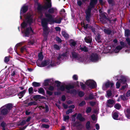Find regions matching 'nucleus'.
<instances>
[{
	"mask_svg": "<svg viewBox=\"0 0 130 130\" xmlns=\"http://www.w3.org/2000/svg\"><path fill=\"white\" fill-rule=\"evenodd\" d=\"M26 92V90H24L23 91L20 92L18 94V96L20 99L21 98L23 97Z\"/></svg>",
	"mask_w": 130,
	"mask_h": 130,
	"instance_id": "nucleus-25",
	"label": "nucleus"
},
{
	"mask_svg": "<svg viewBox=\"0 0 130 130\" xmlns=\"http://www.w3.org/2000/svg\"><path fill=\"white\" fill-rule=\"evenodd\" d=\"M46 18H44L41 20V24L43 27V33L46 35L48 33L47 24L48 23L50 24L55 22L57 23H60L62 19L59 18L58 19H54L55 15L54 14L46 13L45 14Z\"/></svg>",
	"mask_w": 130,
	"mask_h": 130,
	"instance_id": "nucleus-2",
	"label": "nucleus"
},
{
	"mask_svg": "<svg viewBox=\"0 0 130 130\" xmlns=\"http://www.w3.org/2000/svg\"><path fill=\"white\" fill-rule=\"evenodd\" d=\"M113 85V83L112 82H107L103 84L102 88L104 90H106L107 88L109 87L110 86L111 87H112Z\"/></svg>",
	"mask_w": 130,
	"mask_h": 130,
	"instance_id": "nucleus-14",
	"label": "nucleus"
},
{
	"mask_svg": "<svg viewBox=\"0 0 130 130\" xmlns=\"http://www.w3.org/2000/svg\"><path fill=\"white\" fill-rule=\"evenodd\" d=\"M54 47L55 49L57 50H59L60 48V46L56 44L54 45Z\"/></svg>",
	"mask_w": 130,
	"mask_h": 130,
	"instance_id": "nucleus-46",
	"label": "nucleus"
},
{
	"mask_svg": "<svg viewBox=\"0 0 130 130\" xmlns=\"http://www.w3.org/2000/svg\"><path fill=\"white\" fill-rule=\"evenodd\" d=\"M48 13L47 12H46L45 14H45L46 13H47L51 14H53L54 13H57V10L56 8H52L49 9L48 11Z\"/></svg>",
	"mask_w": 130,
	"mask_h": 130,
	"instance_id": "nucleus-18",
	"label": "nucleus"
},
{
	"mask_svg": "<svg viewBox=\"0 0 130 130\" xmlns=\"http://www.w3.org/2000/svg\"><path fill=\"white\" fill-rule=\"evenodd\" d=\"M29 92L30 94L33 93V89L32 87H30L28 89Z\"/></svg>",
	"mask_w": 130,
	"mask_h": 130,
	"instance_id": "nucleus-50",
	"label": "nucleus"
},
{
	"mask_svg": "<svg viewBox=\"0 0 130 130\" xmlns=\"http://www.w3.org/2000/svg\"><path fill=\"white\" fill-rule=\"evenodd\" d=\"M72 55L73 59H74L75 60H77L79 62H87L88 61L87 59H86L85 57H80L74 52L72 53Z\"/></svg>",
	"mask_w": 130,
	"mask_h": 130,
	"instance_id": "nucleus-6",
	"label": "nucleus"
},
{
	"mask_svg": "<svg viewBox=\"0 0 130 130\" xmlns=\"http://www.w3.org/2000/svg\"><path fill=\"white\" fill-rule=\"evenodd\" d=\"M81 25L83 26L84 27V28L85 29L87 28L88 26V24H87L86 25H85L84 22L81 23Z\"/></svg>",
	"mask_w": 130,
	"mask_h": 130,
	"instance_id": "nucleus-49",
	"label": "nucleus"
},
{
	"mask_svg": "<svg viewBox=\"0 0 130 130\" xmlns=\"http://www.w3.org/2000/svg\"><path fill=\"white\" fill-rule=\"evenodd\" d=\"M125 113L127 118L130 119V109L128 108L125 109Z\"/></svg>",
	"mask_w": 130,
	"mask_h": 130,
	"instance_id": "nucleus-19",
	"label": "nucleus"
},
{
	"mask_svg": "<svg viewBox=\"0 0 130 130\" xmlns=\"http://www.w3.org/2000/svg\"><path fill=\"white\" fill-rule=\"evenodd\" d=\"M85 101H83L79 104V105L80 106H82L85 105Z\"/></svg>",
	"mask_w": 130,
	"mask_h": 130,
	"instance_id": "nucleus-51",
	"label": "nucleus"
},
{
	"mask_svg": "<svg viewBox=\"0 0 130 130\" xmlns=\"http://www.w3.org/2000/svg\"><path fill=\"white\" fill-rule=\"evenodd\" d=\"M68 57L69 55L67 53H66L62 54H59L56 60L58 61L57 62V64H59L60 61L68 58Z\"/></svg>",
	"mask_w": 130,
	"mask_h": 130,
	"instance_id": "nucleus-8",
	"label": "nucleus"
},
{
	"mask_svg": "<svg viewBox=\"0 0 130 130\" xmlns=\"http://www.w3.org/2000/svg\"><path fill=\"white\" fill-rule=\"evenodd\" d=\"M37 11L41 15L45 10H46L48 8H50L51 7V0H45L44 6L38 4H37Z\"/></svg>",
	"mask_w": 130,
	"mask_h": 130,
	"instance_id": "nucleus-3",
	"label": "nucleus"
},
{
	"mask_svg": "<svg viewBox=\"0 0 130 130\" xmlns=\"http://www.w3.org/2000/svg\"><path fill=\"white\" fill-rule=\"evenodd\" d=\"M77 3L79 6H80L82 4V2L81 1H79L77 2Z\"/></svg>",
	"mask_w": 130,
	"mask_h": 130,
	"instance_id": "nucleus-64",
	"label": "nucleus"
},
{
	"mask_svg": "<svg viewBox=\"0 0 130 130\" xmlns=\"http://www.w3.org/2000/svg\"><path fill=\"white\" fill-rule=\"evenodd\" d=\"M37 104L34 101H33L29 103L28 104V106H31L32 105H36Z\"/></svg>",
	"mask_w": 130,
	"mask_h": 130,
	"instance_id": "nucleus-42",
	"label": "nucleus"
},
{
	"mask_svg": "<svg viewBox=\"0 0 130 130\" xmlns=\"http://www.w3.org/2000/svg\"><path fill=\"white\" fill-rule=\"evenodd\" d=\"M35 43V41L34 40H32L28 42V44H31V45H32L33 44H34Z\"/></svg>",
	"mask_w": 130,
	"mask_h": 130,
	"instance_id": "nucleus-61",
	"label": "nucleus"
},
{
	"mask_svg": "<svg viewBox=\"0 0 130 130\" xmlns=\"http://www.w3.org/2000/svg\"><path fill=\"white\" fill-rule=\"evenodd\" d=\"M22 43H23L21 42V43H20L17 44L15 46V47L14 48L15 50L17 49V47H18V46H20V45H21L22 44Z\"/></svg>",
	"mask_w": 130,
	"mask_h": 130,
	"instance_id": "nucleus-48",
	"label": "nucleus"
},
{
	"mask_svg": "<svg viewBox=\"0 0 130 130\" xmlns=\"http://www.w3.org/2000/svg\"><path fill=\"white\" fill-rule=\"evenodd\" d=\"M85 84L91 89L95 88L96 87V82L92 80H88L87 81Z\"/></svg>",
	"mask_w": 130,
	"mask_h": 130,
	"instance_id": "nucleus-9",
	"label": "nucleus"
},
{
	"mask_svg": "<svg viewBox=\"0 0 130 130\" xmlns=\"http://www.w3.org/2000/svg\"><path fill=\"white\" fill-rule=\"evenodd\" d=\"M38 56L39 59L37 60V62H39V60H41L43 58V56L42 54V53L41 52H40L38 54Z\"/></svg>",
	"mask_w": 130,
	"mask_h": 130,
	"instance_id": "nucleus-24",
	"label": "nucleus"
},
{
	"mask_svg": "<svg viewBox=\"0 0 130 130\" xmlns=\"http://www.w3.org/2000/svg\"><path fill=\"white\" fill-rule=\"evenodd\" d=\"M32 85L35 87H37L39 86H40V83H37L36 82H34L32 83Z\"/></svg>",
	"mask_w": 130,
	"mask_h": 130,
	"instance_id": "nucleus-37",
	"label": "nucleus"
},
{
	"mask_svg": "<svg viewBox=\"0 0 130 130\" xmlns=\"http://www.w3.org/2000/svg\"><path fill=\"white\" fill-rule=\"evenodd\" d=\"M27 50L25 46H24L22 47L21 49V53H23L24 52L26 51Z\"/></svg>",
	"mask_w": 130,
	"mask_h": 130,
	"instance_id": "nucleus-41",
	"label": "nucleus"
},
{
	"mask_svg": "<svg viewBox=\"0 0 130 130\" xmlns=\"http://www.w3.org/2000/svg\"><path fill=\"white\" fill-rule=\"evenodd\" d=\"M91 117L93 120L95 121L96 119V118L95 116L94 115H92L91 116Z\"/></svg>",
	"mask_w": 130,
	"mask_h": 130,
	"instance_id": "nucleus-60",
	"label": "nucleus"
},
{
	"mask_svg": "<svg viewBox=\"0 0 130 130\" xmlns=\"http://www.w3.org/2000/svg\"><path fill=\"white\" fill-rule=\"evenodd\" d=\"M94 99V95L92 94H90L88 97H86L85 99L86 100H92Z\"/></svg>",
	"mask_w": 130,
	"mask_h": 130,
	"instance_id": "nucleus-26",
	"label": "nucleus"
},
{
	"mask_svg": "<svg viewBox=\"0 0 130 130\" xmlns=\"http://www.w3.org/2000/svg\"><path fill=\"white\" fill-rule=\"evenodd\" d=\"M100 57L96 54L93 53L90 55L89 58V59L91 61L96 62L99 60Z\"/></svg>",
	"mask_w": 130,
	"mask_h": 130,
	"instance_id": "nucleus-11",
	"label": "nucleus"
},
{
	"mask_svg": "<svg viewBox=\"0 0 130 130\" xmlns=\"http://www.w3.org/2000/svg\"><path fill=\"white\" fill-rule=\"evenodd\" d=\"M70 44L72 46L74 47L75 46L76 43L75 41L73 40H71L70 41Z\"/></svg>",
	"mask_w": 130,
	"mask_h": 130,
	"instance_id": "nucleus-35",
	"label": "nucleus"
},
{
	"mask_svg": "<svg viewBox=\"0 0 130 130\" xmlns=\"http://www.w3.org/2000/svg\"><path fill=\"white\" fill-rule=\"evenodd\" d=\"M85 84L91 89L95 88L96 87V82L92 80H88L87 81Z\"/></svg>",
	"mask_w": 130,
	"mask_h": 130,
	"instance_id": "nucleus-10",
	"label": "nucleus"
},
{
	"mask_svg": "<svg viewBox=\"0 0 130 130\" xmlns=\"http://www.w3.org/2000/svg\"><path fill=\"white\" fill-rule=\"evenodd\" d=\"M76 118L81 121H84L85 119L82 116V115L80 113L78 114Z\"/></svg>",
	"mask_w": 130,
	"mask_h": 130,
	"instance_id": "nucleus-22",
	"label": "nucleus"
},
{
	"mask_svg": "<svg viewBox=\"0 0 130 130\" xmlns=\"http://www.w3.org/2000/svg\"><path fill=\"white\" fill-rule=\"evenodd\" d=\"M85 40L86 42L90 43L92 41V39L90 37H86L85 38Z\"/></svg>",
	"mask_w": 130,
	"mask_h": 130,
	"instance_id": "nucleus-27",
	"label": "nucleus"
},
{
	"mask_svg": "<svg viewBox=\"0 0 130 130\" xmlns=\"http://www.w3.org/2000/svg\"><path fill=\"white\" fill-rule=\"evenodd\" d=\"M97 3V0H91L90 3V6L86 11L85 12L86 14V19L88 22L89 21L90 18L91 17L90 13L91 9L92 8L94 7Z\"/></svg>",
	"mask_w": 130,
	"mask_h": 130,
	"instance_id": "nucleus-4",
	"label": "nucleus"
},
{
	"mask_svg": "<svg viewBox=\"0 0 130 130\" xmlns=\"http://www.w3.org/2000/svg\"><path fill=\"white\" fill-rule=\"evenodd\" d=\"M120 78L119 81L117 82L116 84V87L117 88H119L120 85L121 84L119 82L123 84H124L126 81V77L123 76H121L120 77Z\"/></svg>",
	"mask_w": 130,
	"mask_h": 130,
	"instance_id": "nucleus-12",
	"label": "nucleus"
},
{
	"mask_svg": "<svg viewBox=\"0 0 130 130\" xmlns=\"http://www.w3.org/2000/svg\"><path fill=\"white\" fill-rule=\"evenodd\" d=\"M73 111L72 109H70L66 112V114L68 115L70 113H72Z\"/></svg>",
	"mask_w": 130,
	"mask_h": 130,
	"instance_id": "nucleus-45",
	"label": "nucleus"
},
{
	"mask_svg": "<svg viewBox=\"0 0 130 130\" xmlns=\"http://www.w3.org/2000/svg\"><path fill=\"white\" fill-rule=\"evenodd\" d=\"M107 97H112V94L110 90H108L106 92V95Z\"/></svg>",
	"mask_w": 130,
	"mask_h": 130,
	"instance_id": "nucleus-28",
	"label": "nucleus"
},
{
	"mask_svg": "<svg viewBox=\"0 0 130 130\" xmlns=\"http://www.w3.org/2000/svg\"><path fill=\"white\" fill-rule=\"evenodd\" d=\"M78 50L81 51H84L85 52H87L88 51V49L85 46H81L80 45L78 48Z\"/></svg>",
	"mask_w": 130,
	"mask_h": 130,
	"instance_id": "nucleus-20",
	"label": "nucleus"
},
{
	"mask_svg": "<svg viewBox=\"0 0 130 130\" xmlns=\"http://www.w3.org/2000/svg\"><path fill=\"white\" fill-rule=\"evenodd\" d=\"M84 94V93L82 91H80L79 92V95L80 97L83 96Z\"/></svg>",
	"mask_w": 130,
	"mask_h": 130,
	"instance_id": "nucleus-53",
	"label": "nucleus"
},
{
	"mask_svg": "<svg viewBox=\"0 0 130 130\" xmlns=\"http://www.w3.org/2000/svg\"><path fill=\"white\" fill-rule=\"evenodd\" d=\"M77 115V113H76L75 114L72 115V121H75L76 118L75 117Z\"/></svg>",
	"mask_w": 130,
	"mask_h": 130,
	"instance_id": "nucleus-43",
	"label": "nucleus"
},
{
	"mask_svg": "<svg viewBox=\"0 0 130 130\" xmlns=\"http://www.w3.org/2000/svg\"><path fill=\"white\" fill-rule=\"evenodd\" d=\"M74 88L73 86L71 85H68L65 86L64 85H62L60 87V89L61 91H64L65 89L67 90V92L68 93H73L74 94H75L76 93V91L74 89L70 90L71 89H72Z\"/></svg>",
	"mask_w": 130,
	"mask_h": 130,
	"instance_id": "nucleus-5",
	"label": "nucleus"
},
{
	"mask_svg": "<svg viewBox=\"0 0 130 130\" xmlns=\"http://www.w3.org/2000/svg\"><path fill=\"white\" fill-rule=\"evenodd\" d=\"M38 92L40 93L41 94H44V89L41 88H40L38 89Z\"/></svg>",
	"mask_w": 130,
	"mask_h": 130,
	"instance_id": "nucleus-33",
	"label": "nucleus"
},
{
	"mask_svg": "<svg viewBox=\"0 0 130 130\" xmlns=\"http://www.w3.org/2000/svg\"><path fill=\"white\" fill-rule=\"evenodd\" d=\"M120 44L121 46H118L115 48V53H117L122 48L126 46V45L123 42H120Z\"/></svg>",
	"mask_w": 130,
	"mask_h": 130,
	"instance_id": "nucleus-13",
	"label": "nucleus"
},
{
	"mask_svg": "<svg viewBox=\"0 0 130 130\" xmlns=\"http://www.w3.org/2000/svg\"><path fill=\"white\" fill-rule=\"evenodd\" d=\"M126 42L127 44L130 46V38H127L126 39Z\"/></svg>",
	"mask_w": 130,
	"mask_h": 130,
	"instance_id": "nucleus-44",
	"label": "nucleus"
},
{
	"mask_svg": "<svg viewBox=\"0 0 130 130\" xmlns=\"http://www.w3.org/2000/svg\"><path fill=\"white\" fill-rule=\"evenodd\" d=\"M91 111V108L90 107H88L86 110V112L87 113H89Z\"/></svg>",
	"mask_w": 130,
	"mask_h": 130,
	"instance_id": "nucleus-52",
	"label": "nucleus"
},
{
	"mask_svg": "<svg viewBox=\"0 0 130 130\" xmlns=\"http://www.w3.org/2000/svg\"><path fill=\"white\" fill-rule=\"evenodd\" d=\"M95 127L96 129L97 130H98L100 128V126H99V125L98 124H96L95 125Z\"/></svg>",
	"mask_w": 130,
	"mask_h": 130,
	"instance_id": "nucleus-62",
	"label": "nucleus"
},
{
	"mask_svg": "<svg viewBox=\"0 0 130 130\" xmlns=\"http://www.w3.org/2000/svg\"><path fill=\"white\" fill-rule=\"evenodd\" d=\"M130 96V90H128L127 92L126 95L124 94L120 96V98L122 100H126L128 99V98Z\"/></svg>",
	"mask_w": 130,
	"mask_h": 130,
	"instance_id": "nucleus-16",
	"label": "nucleus"
},
{
	"mask_svg": "<svg viewBox=\"0 0 130 130\" xmlns=\"http://www.w3.org/2000/svg\"><path fill=\"white\" fill-rule=\"evenodd\" d=\"M56 30L57 31H59L60 30V28L59 27H56L55 28Z\"/></svg>",
	"mask_w": 130,
	"mask_h": 130,
	"instance_id": "nucleus-63",
	"label": "nucleus"
},
{
	"mask_svg": "<svg viewBox=\"0 0 130 130\" xmlns=\"http://www.w3.org/2000/svg\"><path fill=\"white\" fill-rule=\"evenodd\" d=\"M51 80H52L50 79H47L45 80L43 83V85L45 86L48 85L49 83H50V82H51Z\"/></svg>",
	"mask_w": 130,
	"mask_h": 130,
	"instance_id": "nucleus-30",
	"label": "nucleus"
},
{
	"mask_svg": "<svg viewBox=\"0 0 130 130\" xmlns=\"http://www.w3.org/2000/svg\"><path fill=\"white\" fill-rule=\"evenodd\" d=\"M89 103L91 106H93L95 104V102L93 101H91L89 102Z\"/></svg>",
	"mask_w": 130,
	"mask_h": 130,
	"instance_id": "nucleus-54",
	"label": "nucleus"
},
{
	"mask_svg": "<svg viewBox=\"0 0 130 130\" xmlns=\"http://www.w3.org/2000/svg\"><path fill=\"white\" fill-rule=\"evenodd\" d=\"M9 61V58L8 57H6L5 58V62H7Z\"/></svg>",
	"mask_w": 130,
	"mask_h": 130,
	"instance_id": "nucleus-58",
	"label": "nucleus"
},
{
	"mask_svg": "<svg viewBox=\"0 0 130 130\" xmlns=\"http://www.w3.org/2000/svg\"><path fill=\"white\" fill-rule=\"evenodd\" d=\"M62 36L65 38H68V35L65 31H62Z\"/></svg>",
	"mask_w": 130,
	"mask_h": 130,
	"instance_id": "nucleus-31",
	"label": "nucleus"
},
{
	"mask_svg": "<svg viewBox=\"0 0 130 130\" xmlns=\"http://www.w3.org/2000/svg\"><path fill=\"white\" fill-rule=\"evenodd\" d=\"M80 85L81 86V87L83 89H84L85 88V86L84 84H83L82 83H80Z\"/></svg>",
	"mask_w": 130,
	"mask_h": 130,
	"instance_id": "nucleus-56",
	"label": "nucleus"
},
{
	"mask_svg": "<svg viewBox=\"0 0 130 130\" xmlns=\"http://www.w3.org/2000/svg\"><path fill=\"white\" fill-rule=\"evenodd\" d=\"M125 36L127 37L130 35V31L128 29H126L125 31Z\"/></svg>",
	"mask_w": 130,
	"mask_h": 130,
	"instance_id": "nucleus-34",
	"label": "nucleus"
},
{
	"mask_svg": "<svg viewBox=\"0 0 130 130\" xmlns=\"http://www.w3.org/2000/svg\"><path fill=\"white\" fill-rule=\"evenodd\" d=\"M104 31L105 33L108 34H110L111 32V30L108 29H104Z\"/></svg>",
	"mask_w": 130,
	"mask_h": 130,
	"instance_id": "nucleus-38",
	"label": "nucleus"
},
{
	"mask_svg": "<svg viewBox=\"0 0 130 130\" xmlns=\"http://www.w3.org/2000/svg\"><path fill=\"white\" fill-rule=\"evenodd\" d=\"M28 7L26 5H24L20 11V19H22L21 15H23L24 13L27 10Z\"/></svg>",
	"mask_w": 130,
	"mask_h": 130,
	"instance_id": "nucleus-15",
	"label": "nucleus"
},
{
	"mask_svg": "<svg viewBox=\"0 0 130 130\" xmlns=\"http://www.w3.org/2000/svg\"><path fill=\"white\" fill-rule=\"evenodd\" d=\"M42 126L43 127H44L46 128H48L49 127V125L47 124H43Z\"/></svg>",
	"mask_w": 130,
	"mask_h": 130,
	"instance_id": "nucleus-55",
	"label": "nucleus"
},
{
	"mask_svg": "<svg viewBox=\"0 0 130 130\" xmlns=\"http://www.w3.org/2000/svg\"><path fill=\"white\" fill-rule=\"evenodd\" d=\"M69 118V117L68 116H63L64 120L65 121H68Z\"/></svg>",
	"mask_w": 130,
	"mask_h": 130,
	"instance_id": "nucleus-40",
	"label": "nucleus"
},
{
	"mask_svg": "<svg viewBox=\"0 0 130 130\" xmlns=\"http://www.w3.org/2000/svg\"><path fill=\"white\" fill-rule=\"evenodd\" d=\"M73 78L74 80H76L77 79L78 76L76 75H75L73 76Z\"/></svg>",
	"mask_w": 130,
	"mask_h": 130,
	"instance_id": "nucleus-57",
	"label": "nucleus"
},
{
	"mask_svg": "<svg viewBox=\"0 0 130 130\" xmlns=\"http://www.w3.org/2000/svg\"><path fill=\"white\" fill-rule=\"evenodd\" d=\"M118 113H114L113 114L112 117L114 119L116 120H118Z\"/></svg>",
	"mask_w": 130,
	"mask_h": 130,
	"instance_id": "nucleus-32",
	"label": "nucleus"
},
{
	"mask_svg": "<svg viewBox=\"0 0 130 130\" xmlns=\"http://www.w3.org/2000/svg\"><path fill=\"white\" fill-rule=\"evenodd\" d=\"M121 106L119 104H116L114 106V107L116 109H118L120 108Z\"/></svg>",
	"mask_w": 130,
	"mask_h": 130,
	"instance_id": "nucleus-39",
	"label": "nucleus"
},
{
	"mask_svg": "<svg viewBox=\"0 0 130 130\" xmlns=\"http://www.w3.org/2000/svg\"><path fill=\"white\" fill-rule=\"evenodd\" d=\"M56 40L58 42H61V39L58 37H57L56 38Z\"/></svg>",
	"mask_w": 130,
	"mask_h": 130,
	"instance_id": "nucleus-59",
	"label": "nucleus"
},
{
	"mask_svg": "<svg viewBox=\"0 0 130 130\" xmlns=\"http://www.w3.org/2000/svg\"><path fill=\"white\" fill-rule=\"evenodd\" d=\"M95 39L96 41L98 42H101V41L100 40V36L99 35H98L95 37Z\"/></svg>",
	"mask_w": 130,
	"mask_h": 130,
	"instance_id": "nucleus-36",
	"label": "nucleus"
},
{
	"mask_svg": "<svg viewBox=\"0 0 130 130\" xmlns=\"http://www.w3.org/2000/svg\"><path fill=\"white\" fill-rule=\"evenodd\" d=\"M52 61L50 60H47L44 61L41 63L39 62H37V64L38 66L40 67H45L47 65H48L49 67L50 66H53L54 65L52 64Z\"/></svg>",
	"mask_w": 130,
	"mask_h": 130,
	"instance_id": "nucleus-7",
	"label": "nucleus"
},
{
	"mask_svg": "<svg viewBox=\"0 0 130 130\" xmlns=\"http://www.w3.org/2000/svg\"><path fill=\"white\" fill-rule=\"evenodd\" d=\"M114 103L113 100L111 99H109L107 100V106L110 107H111L113 106V104Z\"/></svg>",
	"mask_w": 130,
	"mask_h": 130,
	"instance_id": "nucleus-21",
	"label": "nucleus"
},
{
	"mask_svg": "<svg viewBox=\"0 0 130 130\" xmlns=\"http://www.w3.org/2000/svg\"><path fill=\"white\" fill-rule=\"evenodd\" d=\"M4 106L5 107V109L8 110V112L12 108V105L11 104H9L5 105Z\"/></svg>",
	"mask_w": 130,
	"mask_h": 130,
	"instance_id": "nucleus-23",
	"label": "nucleus"
},
{
	"mask_svg": "<svg viewBox=\"0 0 130 130\" xmlns=\"http://www.w3.org/2000/svg\"><path fill=\"white\" fill-rule=\"evenodd\" d=\"M5 95L7 96H9L12 95V94L11 91L9 90H6L5 92Z\"/></svg>",
	"mask_w": 130,
	"mask_h": 130,
	"instance_id": "nucleus-29",
	"label": "nucleus"
},
{
	"mask_svg": "<svg viewBox=\"0 0 130 130\" xmlns=\"http://www.w3.org/2000/svg\"><path fill=\"white\" fill-rule=\"evenodd\" d=\"M86 126V128L88 129H89L90 128V122L89 121H88L87 123Z\"/></svg>",
	"mask_w": 130,
	"mask_h": 130,
	"instance_id": "nucleus-47",
	"label": "nucleus"
},
{
	"mask_svg": "<svg viewBox=\"0 0 130 130\" xmlns=\"http://www.w3.org/2000/svg\"><path fill=\"white\" fill-rule=\"evenodd\" d=\"M25 20L21 24L22 32L24 33L25 36H28L30 34L31 35L33 31L30 26V25L33 22L32 14L28 13L24 16Z\"/></svg>",
	"mask_w": 130,
	"mask_h": 130,
	"instance_id": "nucleus-1",
	"label": "nucleus"
},
{
	"mask_svg": "<svg viewBox=\"0 0 130 130\" xmlns=\"http://www.w3.org/2000/svg\"><path fill=\"white\" fill-rule=\"evenodd\" d=\"M8 110L5 109L4 106L0 108V115H5L8 112Z\"/></svg>",
	"mask_w": 130,
	"mask_h": 130,
	"instance_id": "nucleus-17",
	"label": "nucleus"
}]
</instances>
